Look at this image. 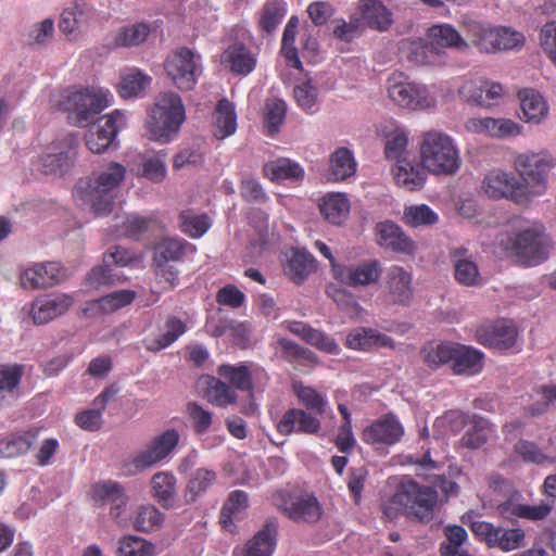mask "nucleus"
<instances>
[{
  "instance_id": "nucleus-41",
  "label": "nucleus",
  "mask_w": 556,
  "mask_h": 556,
  "mask_svg": "<svg viewBox=\"0 0 556 556\" xmlns=\"http://www.w3.org/2000/svg\"><path fill=\"white\" fill-rule=\"evenodd\" d=\"M452 362L454 374L472 376L481 371L483 354L469 346H455V355Z\"/></svg>"
},
{
  "instance_id": "nucleus-23",
  "label": "nucleus",
  "mask_w": 556,
  "mask_h": 556,
  "mask_svg": "<svg viewBox=\"0 0 556 556\" xmlns=\"http://www.w3.org/2000/svg\"><path fill=\"white\" fill-rule=\"evenodd\" d=\"M320 428V420L314 414L301 408L288 409L277 424V431L282 435H290L293 432L317 434Z\"/></svg>"
},
{
  "instance_id": "nucleus-48",
  "label": "nucleus",
  "mask_w": 556,
  "mask_h": 556,
  "mask_svg": "<svg viewBox=\"0 0 556 556\" xmlns=\"http://www.w3.org/2000/svg\"><path fill=\"white\" fill-rule=\"evenodd\" d=\"M319 211L329 223L340 225L350 212L349 199L341 193L328 194L319 204Z\"/></svg>"
},
{
  "instance_id": "nucleus-10",
  "label": "nucleus",
  "mask_w": 556,
  "mask_h": 556,
  "mask_svg": "<svg viewBox=\"0 0 556 556\" xmlns=\"http://www.w3.org/2000/svg\"><path fill=\"white\" fill-rule=\"evenodd\" d=\"M489 198L508 199L517 204H527L531 200L529 187L521 184L511 173L492 170L482 182Z\"/></svg>"
},
{
  "instance_id": "nucleus-39",
  "label": "nucleus",
  "mask_w": 556,
  "mask_h": 556,
  "mask_svg": "<svg viewBox=\"0 0 556 556\" xmlns=\"http://www.w3.org/2000/svg\"><path fill=\"white\" fill-rule=\"evenodd\" d=\"M466 250L457 249L452 253V261L454 263V277L455 280L466 287H476L482 285V278L478 265L465 257Z\"/></svg>"
},
{
  "instance_id": "nucleus-17",
  "label": "nucleus",
  "mask_w": 556,
  "mask_h": 556,
  "mask_svg": "<svg viewBox=\"0 0 556 556\" xmlns=\"http://www.w3.org/2000/svg\"><path fill=\"white\" fill-rule=\"evenodd\" d=\"M102 119V125L90 128L85 136L87 148L96 154L103 153L114 142L118 131L126 126V116L119 110H114Z\"/></svg>"
},
{
  "instance_id": "nucleus-29",
  "label": "nucleus",
  "mask_w": 556,
  "mask_h": 556,
  "mask_svg": "<svg viewBox=\"0 0 556 556\" xmlns=\"http://www.w3.org/2000/svg\"><path fill=\"white\" fill-rule=\"evenodd\" d=\"M394 180L397 186L408 190L416 191L425 185L427 175L424 166L409 160H399L392 168Z\"/></svg>"
},
{
  "instance_id": "nucleus-19",
  "label": "nucleus",
  "mask_w": 556,
  "mask_h": 556,
  "mask_svg": "<svg viewBox=\"0 0 556 556\" xmlns=\"http://www.w3.org/2000/svg\"><path fill=\"white\" fill-rule=\"evenodd\" d=\"M74 304V298L67 293L38 295L30 305L29 315L35 325H46L64 315Z\"/></svg>"
},
{
  "instance_id": "nucleus-63",
  "label": "nucleus",
  "mask_w": 556,
  "mask_h": 556,
  "mask_svg": "<svg viewBox=\"0 0 556 556\" xmlns=\"http://www.w3.org/2000/svg\"><path fill=\"white\" fill-rule=\"evenodd\" d=\"M489 422L482 417L475 416L472 427L466 431L460 439V444L468 448H479L484 445L489 439Z\"/></svg>"
},
{
  "instance_id": "nucleus-64",
  "label": "nucleus",
  "mask_w": 556,
  "mask_h": 556,
  "mask_svg": "<svg viewBox=\"0 0 556 556\" xmlns=\"http://www.w3.org/2000/svg\"><path fill=\"white\" fill-rule=\"evenodd\" d=\"M495 52L521 49L526 38L522 33L507 26H495Z\"/></svg>"
},
{
  "instance_id": "nucleus-22",
  "label": "nucleus",
  "mask_w": 556,
  "mask_h": 556,
  "mask_svg": "<svg viewBox=\"0 0 556 556\" xmlns=\"http://www.w3.org/2000/svg\"><path fill=\"white\" fill-rule=\"evenodd\" d=\"M278 522L270 518L241 551H233V556H271L276 548Z\"/></svg>"
},
{
  "instance_id": "nucleus-45",
  "label": "nucleus",
  "mask_w": 556,
  "mask_h": 556,
  "mask_svg": "<svg viewBox=\"0 0 556 556\" xmlns=\"http://www.w3.org/2000/svg\"><path fill=\"white\" fill-rule=\"evenodd\" d=\"M217 473L213 469L198 468L195 469L187 483L185 491L186 503H194L201 495L215 483Z\"/></svg>"
},
{
  "instance_id": "nucleus-33",
  "label": "nucleus",
  "mask_w": 556,
  "mask_h": 556,
  "mask_svg": "<svg viewBox=\"0 0 556 556\" xmlns=\"http://www.w3.org/2000/svg\"><path fill=\"white\" fill-rule=\"evenodd\" d=\"M494 27L475 20L463 22V30L469 40V45L476 47L482 53L495 52Z\"/></svg>"
},
{
  "instance_id": "nucleus-56",
  "label": "nucleus",
  "mask_w": 556,
  "mask_h": 556,
  "mask_svg": "<svg viewBox=\"0 0 556 556\" xmlns=\"http://www.w3.org/2000/svg\"><path fill=\"white\" fill-rule=\"evenodd\" d=\"M136 298V292L131 290H121L104 295L90 303L91 309H97L108 314L129 305Z\"/></svg>"
},
{
  "instance_id": "nucleus-26",
  "label": "nucleus",
  "mask_w": 556,
  "mask_h": 556,
  "mask_svg": "<svg viewBox=\"0 0 556 556\" xmlns=\"http://www.w3.org/2000/svg\"><path fill=\"white\" fill-rule=\"evenodd\" d=\"M427 37L431 45L444 54L443 49L450 48L457 51H467L469 42L451 24H435L428 28Z\"/></svg>"
},
{
  "instance_id": "nucleus-51",
  "label": "nucleus",
  "mask_w": 556,
  "mask_h": 556,
  "mask_svg": "<svg viewBox=\"0 0 556 556\" xmlns=\"http://www.w3.org/2000/svg\"><path fill=\"white\" fill-rule=\"evenodd\" d=\"M178 218L180 231L191 239L203 237L212 226L207 214H194L190 210L181 211Z\"/></svg>"
},
{
  "instance_id": "nucleus-42",
  "label": "nucleus",
  "mask_w": 556,
  "mask_h": 556,
  "mask_svg": "<svg viewBox=\"0 0 556 556\" xmlns=\"http://www.w3.org/2000/svg\"><path fill=\"white\" fill-rule=\"evenodd\" d=\"M39 430L12 433L0 440V454L5 458H15L26 454L38 438Z\"/></svg>"
},
{
  "instance_id": "nucleus-58",
  "label": "nucleus",
  "mask_w": 556,
  "mask_h": 556,
  "mask_svg": "<svg viewBox=\"0 0 556 556\" xmlns=\"http://www.w3.org/2000/svg\"><path fill=\"white\" fill-rule=\"evenodd\" d=\"M151 80L152 78L141 71L131 70L122 76L118 92L125 99L136 97L151 84Z\"/></svg>"
},
{
  "instance_id": "nucleus-62",
  "label": "nucleus",
  "mask_w": 556,
  "mask_h": 556,
  "mask_svg": "<svg viewBox=\"0 0 556 556\" xmlns=\"http://www.w3.org/2000/svg\"><path fill=\"white\" fill-rule=\"evenodd\" d=\"M438 214L426 204L406 206L403 211V222L414 228L434 225Z\"/></svg>"
},
{
  "instance_id": "nucleus-44",
  "label": "nucleus",
  "mask_w": 556,
  "mask_h": 556,
  "mask_svg": "<svg viewBox=\"0 0 556 556\" xmlns=\"http://www.w3.org/2000/svg\"><path fill=\"white\" fill-rule=\"evenodd\" d=\"M518 96L527 122L540 123L547 115L548 105L539 92L533 89H525L519 91Z\"/></svg>"
},
{
  "instance_id": "nucleus-6",
  "label": "nucleus",
  "mask_w": 556,
  "mask_h": 556,
  "mask_svg": "<svg viewBox=\"0 0 556 556\" xmlns=\"http://www.w3.org/2000/svg\"><path fill=\"white\" fill-rule=\"evenodd\" d=\"M110 92L104 89L80 88L68 90L60 101L62 111L77 127H87L110 105Z\"/></svg>"
},
{
  "instance_id": "nucleus-12",
  "label": "nucleus",
  "mask_w": 556,
  "mask_h": 556,
  "mask_svg": "<svg viewBox=\"0 0 556 556\" xmlns=\"http://www.w3.org/2000/svg\"><path fill=\"white\" fill-rule=\"evenodd\" d=\"M388 92L396 105L409 110H427L437 103L434 96L425 85L407 79L397 80L395 76L390 79Z\"/></svg>"
},
{
  "instance_id": "nucleus-54",
  "label": "nucleus",
  "mask_w": 556,
  "mask_h": 556,
  "mask_svg": "<svg viewBox=\"0 0 556 556\" xmlns=\"http://www.w3.org/2000/svg\"><path fill=\"white\" fill-rule=\"evenodd\" d=\"M151 29L147 23H136L121 27L114 37L116 47H136L146 41Z\"/></svg>"
},
{
  "instance_id": "nucleus-43",
  "label": "nucleus",
  "mask_w": 556,
  "mask_h": 556,
  "mask_svg": "<svg viewBox=\"0 0 556 556\" xmlns=\"http://www.w3.org/2000/svg\"><path fill=\"white\" fill-rule=\"evenodd\" d=\"M315 258L305 250H294L285 266L286 275L295 283H302L315 270Z\"/></svg>"
},
{
  "instance_id": "nucleus-4",
  "label": "nucleus",
  "mask_w": 556,
  "mask_h": 556,
  "mask_svg": "<svg viewBox=\"0 0 556 556\" xmlns=\"http://www.w3.org/2000/svg\"><path fill=\"white\" fill-rule=\"evenodd\" d=\"M497 244L526 266L538 265L547 257L544 227L541 225H534L518 232H502L497 236Z\"/></svg>"
},
{
  "instance_id": "nucleus-55",
  "label": "nucleus",
  "mask_w": 556,
  "mask_h": 556,
  "mask_svg": "<svg viewBox=\"0 0 556 556\" xmlns=\"http://www.w3.org/2000/svg\"><path fill=\"white\" fill-rule=\"evenodd\" d=\"M293 392L298 396L299 402L305 407L304 410L314 415L325 414L327 400L317 390L302 383H294Z\"/></svg>"
},
{
  "instance_id": "nucleus-59",
  "label": "nucleus",
  "mask_w": 556,
  "mask_h": 556,
  "mask_svg": "<svg viewBox=\"0 0 556 556\" xmlns=\"http://www.w3.org/2000/svg\"><path fill=\"white\" fill-rule=\"evenodd\" d=\"M117 556H155V546L143 538L125 535L118 541Z\"/></svg>"
},
{
  "instance_id": "nucleus-8",
  "label": "nucleus",
  "mask_w": 556,
  "mask_h": 556,
  "mask_svg": "<svg viewBox=\"0 0 556 556\" xmlns=\"http://www.w3.org/2000/svg\"><path fill=\"white\" fill-rule=\"evenodd\" d=\"M555 163L546 153H521L516 156L514 167L523 181L533 188V195L542 194L546 190L547 176Z\"/></svg>"
},
{
  "instance_id": "nucleus-34",
  "label": "nucleus",
  "mask_w": 556,
  "mask_h": 556,
  "mask_svg": "<svg viewBox=\"0 0 556 556\" xmlns=\"http://www.w3.org/2000/svg\"><path fill=\"white\" fill-rule=\"evenodd\" d=\"M275 349L279 352L280 357L293 365L294 368L314 367L318 363V356L312 350L286 338H279Z\"/></svg>"
},
{
  "instance_id": "nucleus-20",
  "label": "nucleus",
  "mask_w": 556,
  "mask_h": 556,
  "mask_svg": "<svg viewBox=\"0 0 556 556\" xmlns=\"http://www.w3.org/2000/svg\"><path fill=\"white\" fill-rule=\"evenodd\" d=\"M62 147L49 148L39 159L40 170L46 175H64L73 166L76 159L77 140L67 136L61 142Z\"/></svg>"
},
{
  "instance_id": "nucleus-30",
  "label": "nucleus",
  "mask_w": 556,
  "mask_h": 556,
  "mask_svg": "<svg viewBox=\"0 0 556 556\" xmlns=\"http://www.w3.org/2000/svg\"><path fill=\"white\" fill-rule=\"evenodd\" d=\"M213 136L224 140L232 136L237 130V113L232 102L227 98L220 99L213 112Z\"/></svg>"
},
{
  "instance_id": "nucleus-46",
  "label": "nucleus",
  "mask_w": 556,
  "mask_h": 556,
  "mask_svg": "<svg viewBox=\"0 0 556 556\" xmlns=\"http://www.w3.org/2000/svg\"><path fill=\"white\" fill-rule=\"evenodd\" d=\"M552 508L553 503L545 502L539 505H515L511 502H504L498 505L497 510L502 516L514 515L519 518L536 521L546 518L552 511Z\"/></svg>"
},
{
  "instance_id": "nucleus-31",
  "label": "nucleus",
  "mask_w": 556,
  "mask_h": 556,
  "mask_svg": "<svg viewBox=\"0 0 556 556\" xmlns=\"http://www.w3.org/2000/svg\"><path fill=\"white\" fill-rule=\"evenodd\" d=\"M283 510L296 522H316L321 516L320 505L315 496L300 495L290 497Z\"/></svg>"
},
{
  "instance_id": "nucleus-1",
  "label": "nucleus",
  "mask_w": 556,
  "mask_h": 556,
  "mask_svg": "<svg viewBox=\"0 0 556 556\" xmlns=\"http://www.w3.org/2000/svg\"><path fill=\"white\" fill-rule=\"evenodd\" d=\"M125 175L126 168L113 162L98 175L80 179L73 189V197L81 205H89L96 215H108L114 206L115 190Z\"/></svg>"
},
{
  "instance_id": "nucleus-40",
  "label": "nucleus",
  "mask_w": 556,
  "mask_h": 556,
  "mask_svg": "<svg viewBox=\"0 0 556 556\" xmlns=\"http://www.w3.org/2000/svg\"><path fill=\"white\" fill-rule=\"evenodd\" d=\"M362 20L371 29L384 31L392 24V13L378 0H364L359 4Z\"/></svg>"
},
{
  "instance_id": "nucleus-15",
  "label": "nucleus",
  "mask_w": 556,
  "mask_h": 556,
  "mask_svg": "<svg viewBox=\"0 0 556 556\" xmlns=\"http://www.w3.org/2000/svg\"><path fill=\"white\" fill-rule=\"evenodd\" d=\"M66 277V268L59 262H41L24 269L20 281L24 289L39 290L60 285Z\"/></svg>"
},
{
  "instance_id": "nucleus-61",
  "label": "nucleus",
  "mask_w": 556,
  "mask_h": 556,
  "mask_svg": "<svg viewBox=\"0 0 556 556\" xmlns=\"http://www.w3.org/2000/svg\"><path fill=\"white\" fill-rule=\"evenodd\" d=\"M206 397L210 403L225 407L236 403L238 396L229 384L212 377L206 389Z\"/></svg>"
},
{
  "instance_id": "nucleus-25",
  "label": "nucleus",
  "mask_w": 556,
  "mask_h": 556,
  "mask_svg": "<svg viewBox=\"0 0 556 556\" xmlns=\"http://www.w3.org/2000/svg\"><path fill=\"white\" fill-rule=\"evenodd\" d=\"M165 331L149 334L142 339L143 348L152 353L160 352L176 342L186 331V323L177 316H168L164 325Z\"/></svg>"
},
{
  "instance_id": "nucleus-21",
  "label": "nucleus",
  "mask_w": 556,
  "mask_h": 556,
  "mask_svg": "<svg viewBox=\"0 0 556 556\" xmlns=\"http://www.w3.org/2000/svg\"><path fill=\"white\" fill-rule=\"evenodd\" d=\"M377 244L396 254L413 255L416 251L415 241L391 220L380 222L375 226Z\"/></svg>"
},
{
  "instance_id": "nucleus-35",
  "label": "nucleus",
  "mask_w": 556,
  "mask_h": 556,
  "mask_svg": "<svg viewBox=\"0 0 556 556\" xmlns=\"http://www.w3.org/2000/svg\"><path fill=\"white\" fill-rule=\"evenodd\" d=\"M24 365H0V407L10 405L20 396Z\"/></svg>"
},
{
  "instance_id": "nucleus-7",
  "label": "nucleus",
  "mask_w": 556,
  "mask_h": 556,
  "mask_svg": "<svg viewBox=\"0 0 556 556\" xmlns=\"http://www.w3.org/2000/svg\"><path fill=\"white\" fill-rule=\"evenodd\" d=\"M164 68L179 90L189 91L195 87L202 74L201 56L182 47L167 56Z\"/></svg>"
},
{
  "instance_id": "nucleus-27",
  "label": "nucleus",
  "mask_w": 556,
  "mask_h": 556,
  "mask_svg": "<svg viewBox=\"0 0 556 556\" xmlns=\"http://www.w3.org/2000/svg\"><path fill=\"white\" fill-rule=\"evenodd\" d=\"M195 251V245L185 239L173 237L163 238L155 247L153 263H160V265L164 267V264L184 261L188 253L192 254Z\"/></svg>"
},
{
  "instance_id": "nucleus-52",
  "label": "nucleus",
  "mask_w": 556,
  "mask_h": 556,
  "mask_svg": "<svg viewBox=\"0 0 556 556\" xmlns=\"http://www.w3.org/2000/svg\"><path fill=\"white\" fill-rule=\"evenodd\" d=\"M454 355L455 346L450 343H428L420 351L422 362L431 369L452 362Z\"/></svg>"
},
{
  "instance_id": "nucleus-24",
  "label": "nucleus",
  "mask_w": 556,
  "mask_h": 556,
  "mask_svg": "<svg viewBox=\"0 0 556 556\" xmlns=\"http://www.w3.org/2000/svg\"><path fill=\"white\" fill-rule=\"evenodd\" d=\"M222 61L237 76H247L257 64L256 54L243 43H232L223 53Z\"/></svg>"
},
{
  "instance_id": "nucleus-16",
  "label": "nucleus",
  "mask_w": 556,
  "mask_h": 556,
  "mask_svg": "<svg viewBox=\"0 0 556 556\" xmlns=\"http://www.w3.org/2000/svg\"><path fill=\"white\" fill-rule=\"evenodd\" d=\"M381 275L382 264L377 258L365 260L350 266H333L334 278L352 288L376 285Z\"/></svg>"
},
{
  "instance_id": "nucleus-2",
  "label": "nucleus",
  "mask_w": 556,
  "mask_h": 556,
  "mask_svg": "<svg viewBox=\"0 0 556 556\" xmlns=\"http://www.w3.org/2000/svg\"><path fill=\"white\" fill-rule=\"evenodd\" d=\"M186 121V110L180 96L173 91L160 93L150 111L147 129L154 141L168 143Z\"/></svg>"
},
{
  "instance_id": "nucleus-49",
  "label": "nucleus",
  "mask_w": 556,
  "mask_h": 556,
  "mask_svg": "<svg viewBox=\"0 0 556 556\" xmlns=\"http://www.w3.org/2000/svg\"><path fill=\"white\" fill-rule=\"evenodd\" d=\"M248 494L241 490L230 492L220 510L219 521L224 529L232 532L233 520L248 507Z\"/></svg>"
},
{
  "instance_id": "nucleus-57",
  "label": "nucleus",
  "mask_w": 556,
  "mask_h": 556,
  "mask_svg": "<svg viewBox=\"0 0 556 556\" xmlns=\"http://www.w3.org/2000/svg\"><path fill=\"white\" fill-rule=\"evenodd\" d=\"M164 522V514L154 505H142L138 508L134 527L139 532L150 533L159 530Z\"/></svg>"
},
{
  "instance_id": "nucleus-37",
  "label": "nucleus",
  "mask_w": 556,
  "mask_h": 556,
  "mask_svg": "<svg viewBox=\"0 0 556 556\" xmlns=\"http://www.w3.org/2000/svg\"><path fill=\"white\" fill-rule=\"evenodd\" d=\"M114 392L110 389L103 390L94 397L93 408L79 412L75 415V424L83 430L96 432L102 426V412Z\"/></svg>"
},
{
  "instance_id": "nucleus-50",
  "label": "nucleus",
  "mask_w": 556,
  "mask_h": 556,
  "mask_svg": "<svg viewBox=\"0 0 556 556\" xmlns=\"http://www.w3.org/2000/svg\"><path fill=\"white\" fill-rule=\"evenodd\" d=\"M356 162L348 148H338L330 156V174L336 181H342L356 172Z\"/></svg>"
},
{
  "instance_id": "nucleus-32",
  "label": "nucleus",
  "mask_w": 556,
  "mask_h": 556,
  "mask_svg": "<svg viewBox=\"0 0 556 556\" xmlns=\"http://www.w3.org/2000/svg\"><path fill=\"white\" fill-rule=\"evenodd\" d=\"M401 51L415 65H435L441 60V51L431 42L422 39H405L401 42Z\"/></svg>"
},
{
  "instance_id": "nucleus-36",
  "label": "nucleus",
  "mask_w": 556,
  "mask_h": 556,
  "mask_svg": "<svg viewBox=\"0 0 556 556\" xmlns=\"http://www.w3.org/2000/svg\"><path fill=\"white\" fill-rule=\"evenodd\" d=\"M151 494L163 508H172L177 495V479L168 471H160L151 479Z\"/></svg>"
},
{
  "instance_id": "nucleus-11",
  "label": "nucleus",
  "mask_w": 556,
  "mask_h": 556,
  "mask_svg": "<svg viewBox=\"0 0 556 556\" xmlns=\"http://www.w3.org/2000/svg\"><path fill=\"white\" fill-rule=\"evenodd\" d=\"M217 374L227 380L231 388L249 393L254 389L263 390L269 380L263 367L249 362L237 365L223 364L218 366Z\"/></svg>"
},
{
  "instance_id": "nucleus-9",
  "label": "nucleus",
  "mask_w": 556,
  "mask_h": 556,
  "mask_svg": "<svg viewBox=\"0 0 556 556\" xmlns=\"http://www.w3.org/2000/svg\"><path fill=\"white\" fill-rule=\"evenodd\" d=\"M179 438L175 429H168L155 437L144 451L137 454L130 463L124 464V472L136 475L162 462L178 445Z\"/></svg>"
},
{
  "instance_id": "nucleus-60",
  "label": "nucleus",
  "mask_w": 556,
  "mask_h": 556,
  "mask_svg": "<svg viewBox=\"0 0 556 556\" xmlns=\"http://www.w3.org/2000/svg\"><path fill=\"white\" fill-rule=\"evenodd\" d=\"M447 543H442L440 553L442 556H470L467 552L459 553V547L466 542L468 535L465 528L458 525H448L444 528Z\"/></svg>"
},
{
  "instance_id": "nucleus-38",
  "label": "nucleus",
  "mask_w": 556,
  "mask_h": 556,
  "mask_svg": "<svg viewBox=\"0 0 556 556\" xmlns=\"http://www.w3.org/2000/svg\"><path fill=\"white\" fill-rule=\"evenodd\" d=\"M288 12L285 0H267L258 12L257 28L261 33L271 35L276 31Z\"/></svg>"
},
{
  "instance_id": "nucleus-5",
  "label": "nucleus",
  "mask_w": 556,
  "mask_h": 556,
  "mask_svg": "<svg viewBox=\"0 0 556 556\" xmlns=\"http://www.w3.org/2000/svg\"><path fill=\"white\" fill-rule=\"evenodd\" d=\"M392 503L401 506L408 519L428 523L434 518L438 492L434 488L419 484L415 480H404L392 496Z\"/></svg>"
},
{
  "instance_id": "nucleus-3",
  "label": "nucleus",
  "mask_w": 556,
  "mask_h": 556,
  "mask_svg": "<svg viewBox=\"0 0 556 556\" xmlns=\"http://www.w3.org/2000/svg\"><path fill=\"white\" fill-rule=\"evenodd\" d=\"M419 154L424 168L434 175H454L460 167L458 149L453 139L441 131L422 135Z\"/></svg>"
},
{
  "instance_id": "nucleus-53",
  "label": "nucleus",
  "mask_w": 556,
  "mask_h": 556,
  "mask_svg": "<svg viewBox=\"0 0 556 556\" xmlns=\"http://www.w3.org/2000/svg\"><path fill=\"white\" fill-rule=\"evenodd\" d=\"M299 17L292 15L287 25L285 26L281 39V53L287 59L289 64L294 68H301L302 63L298 55V49L295 47V37L298 34Z\"/></svg>"
},
{
  "instance_id": "nucleus-14",
  "label": "nucleus",
  "mask_w": 556,
  "mask_h": 556,
  "mask_svg": "<svg viewBox=\"0 0 556 556\" xmlns=\"http://www.w3.org/2000/svg\"><path fill=\"white\" fill-rule=\"evenodd\" d=\"M518 331L508 320L486 321L476 329V340L479 344L496 351L510 350L517 341Z\"/></svg>"
},
{
  "instance_id": "nucleus-47",
  "label": "nucleus",
  "mask_w": 556,
  "mask_h": 556,
  "mask_svg": "<svg viewBox=\"0 0 556 556\" xmlns=\"http://www.w3.org/2000/svg\"><path fill=\"white\" fill-rule=\"evenodd\" d=\"M263 172L273 181L298 180L304 176V169L298 163L283 157L266 163Z\"/></svg>"
},
{
  "instance_id": "nucleus-28",
  "label": "nucleus",
  "mask_w": 556,
  "mask_h": 556,
  "mask_svg": "<svg viewBox=\"0 0 556 556\" xmlns=\"http://www.w3.org/2000/svg\"><path fill=\"white\" fill-rule=\"evenodd\" d=\"M466 128L472 132L496 138H507L520 132L518 124L514 121L492 117L470 118Z\"/></svg>"
},
{
  "instance_id": "nucleus-18",
  "label": "nucleus",
  "mask_w": 556,
  "mask_h": 556,
  "mask_svg": "<svg viewBox=\"0 0 556 556\" xmlns=\"http://www.w3.org/2000/svg\"><path fill=\"white\" fill-rule=\"evenodd\" d=\"M412 281V274L402 266H390L386 273L382 287L386 302L393 305H408L414 294Z\"/></svg>"
},
{
  "instance_id": "nucleus-13",
  "label": "nucleus",
  "mask_w": 556,
  "mask_h": 556,
  "mask_svg": "<svg viewBox=\"0 0 556 556\" xmlns=\"http://www.w3.org/2000/svg\"><path fill=\"white\" fill-rule=\"evenodd\" d=\"M404 433L405 429L399 417L388 413L365 427L361 438L366 444L379 450L397 444Z\"/></svg>"
}]
</instances>
